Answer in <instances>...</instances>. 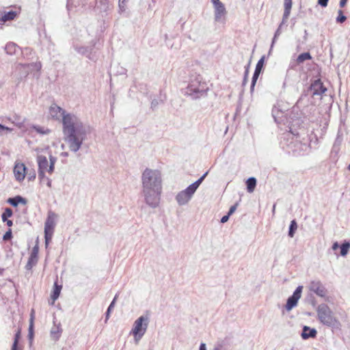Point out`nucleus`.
<instances>
[{"mask_svg": "<svg viewBox=\"0 0 350 350\" xmlns=\"http://www.w3.org/2000/svg\"><path fill=\"white\" fill-rule=\"evenodd\" d=\"M63 132L70 150L77 152L90 133V128L75 114L67 115L64 118Z\"/></svg>", "mask_w": 350, "mask_h": 350, "instance_id": "obj_1", "label": "nucleus"}, {"mask_svg": "<svg viewBox=\"0 0 350 350\" xmlns=\"http://www.w3.org/2000/svg\"><path fill=\"white\" fill-rule=\"evenodd\" d=\"M142 193L144 201L151 208L159 206L162 192V174L157 169L146 167L141 176Z\"/></svg>", "mask_w": 350, "mask_h": 350, "instance_id": "obj_2", "label": "nucleus"}, {"mask_svg": "<svg viewBox=\"0 0 350 350\" xmlns=\"http://www.w3.org/2000/svg\"><path fill=\"white\" fill-rule=\"evenodd\" d=\"M208 90L207 84L200 75L191 78L189 83L185 89V94L191 99H198L206 95Z\"/></svg>", "mask_w": 350, "mask_h": 350, "instance_id": "obj_3", "label": "nucleus"}, {"mask_svg": "<svg viewBox=\"0 0 350 350\" xmlns=\"http://www.w3.org/2000/svg\"><path fill=\"white\" fill-rule=\"evenodd\" d=\"M319 321L327 327H334L338 323V320L334 316L333 312L325 304H321L317 308Z\"/></svg>", "mask_w": 350, "mask_h": 350, "instance_id": "obj_4", "label": "nucleus"}, {"mask_svg": "<svg viewBox=\"0 0 350 350\" xmlns=\"http://www.w3.org/2000/svg\"><path fill=\"white\" fill-rule=\"evenodd\" d=\"M150 321L148 312L145 315L140 316L135 320L131 330L135 341L137 342L146 333Z\"/></svg>", "mask_w": 350, "mask_h": 350, "instance_id": "obj_5", "label": "nucleus"}, {"mask_svg": "<svg viewBox=\"0 0 350 350\" xmlns=\"http://www.w3.org/2000/svg\"><path fill=\"white\" fill-rule=\"evenodd\" d=\"M57 217V215L55 213L52 211L48 212L47 217L44 223V239L46 246L49 245L52 239L56 225L55 220Z\"/></svg>", "mask_w": 350, "mask_h": 350, "instance_id": "obj_6", "label": "nucleus"}, {"mask_svg": "<svg viewBox=\"0 0 350 350\" xmlns=\"http://www.w3.org/2000/svg\"><path fill=\"white\" fill-rule=\"evenodd\" d=\"M195 193L196 191L189 185L185 189L178 192L175 199L179 206H184L191 200Z\"/></svg>", "mask_w": 350, "mask_h": 350, "instance_id": "obj_7", "label": "nucleus"}, {"mask_svg": "<svg viewBox=\"0 0 350 350\" xmlns=\"http://www.w3.org/2000/svg\"><path fill=\"white\" fill-rule=\"evenodd\" d=\"M50 116L55 120H62V124L64 125V118L67 115H74V113H67L62 107H59L56 104H52L49 110Z\"/></svg>", "mask_w": 350, "mask_h": 350, "instance_id": "obj_8", "label": "nucleus"}, {"mask_svg": "<svg viewBox=\"0 0 350 350\" xmlns=\"http://www.w3.org/2000/svg\"><path fill=\"white\" fill-rule=\"evenodd\" d=\"M308 288L310 291L314 293L317 295L321 297H325L327 293L325 286L320 280L312 281L310 283Z\"/></svg>", "mask_w": 350, "mask_h": 350, "instance_id": "obj_9", "label": "nucleus"}, {"mask_svg": "<svg viewBox=\"0 0 350 350\" xmlns=\"http://www.w3.org/2000/svg\"><path fill=\"white\" fill-rule=\"evenodd\" d=\"M303 287L299 286L297 287L293 294L287 299L286 309L288 311L291 310L297 304L298 300L301 297Z\"/></svg>", "mask_w": 350, "mask_h": 350, "instance_id": "obj_10", "label": "nucleus"}, {"mask_svg": "<svg viewBox=\"0 0 350 350\" xmlns=\"http://www.w3.org/2000/svg\"><path fill=\"white\" fill-rule=\"evenodd\" d=\"M310 89L312 91L313 96H321L327 91V88L319 79L311 83Z\"/></svg>", "mask_w": 350, "mask_h": 350, "instance_id": "obj_11", "label": "nucleus"}, {"mask_svg": "<svg viewBox=\"0 0 350 350\" xmlns=\"http://www.w3.org/2000/svg\"><path fill=\"white\" fill-rule=\"evenodd\" d=\"M26 167L22 163H17L15 164L14 168V173L15 178L17 180L21 181L24 180L25 177Z\"/></svg>", "mask_w": 350, "mask_h": 350, "instance_id": "obj_12", "label": "nucleus"}, {"mask_svg": "<svg viewBox=\"0 0 350 350\" xmlns=\"http://www.w3.org/2000/svg\"><path fill=\"white\" fill-rule=\"evenodd\" d=\"M75 49L78 53L86 56L91 60H94L95 58V55L92 52V48L83 46H75Z\"/></svg>", "mask_w": 350, "mask_h": 350, "instance_id": "obj_13", "label": "nucleus"}, {"mask_svg": "<svg viewBox=\"0 0 350 350\" xmlns=\"http://www.w3.org/2000/svg\"><path fill=\"white\" fill-rule=\"evenodd\" d=\"M317 331L315 328H310L307 325H304L303 327L301 336L304 340H307L310 338H314L317 336Z\"/></svg>", "mask_w": 350, "mask_h": 350, "instance_id": "obj_14", "label": "nucleus"}, {"mask_svg": "<svg viewBox=\"0 0 350 350\" xmlns=\"http://www.w3.org/2000/svg\"><path fill=\"white\" fill-rule=\"evenodd\" d=\"M215 8V20L217 22L220 21L221 18L226 14L224 5L221 3L214 6Z\"/></svg>", "mask_w": 350, "mask_h": 350, "instance_id": "obj_15", "label": "nucleus"}, {"mask_svg": "<svg viewBox=\"0 0 350 350\" xmlns=\"http://www.w3.org/2000/svg\"><path fill=\"white\" fill-rule=\"evenodd\" d=\"M284 11L282 16V25L286 23L288 18L291 14V10L292 8V0H284Z\"/></svg>", "mask_w": 350, "mask_h": 350, "instance_id": "obj_16", "label": "nucleus"}, {"mask_svg": "<svg viewBox=\"0 0 350 350\" xmlns=\"http://www.w3.org/2000/svg\"><path fill=\"white\" fill-rule=\"evenodd\" d=\"M37 162L38 165V169L42 170H45L49 173V162L45 156L43 155H38L37 156Z\"/></svg>", "mask_w": 350, "mask_h": 350, "instance_id": "obj_17", "label": "nucleus"}, {"mask_svg": "<svg viewBox=\"0 0 350 350\" xmlns=\"http://www.w3.org/2000/svg\"><path fill=\"white\" fill-rule=\"evenodd\" d=\"M62 332V329L61 327L60 323H59L58 325H55L54 323V325L51 328V332H50L51 338L53 340H54L55 341L59 340V338L61 336Z\"/></svg>", "mask_w": 350, "mask_h": 350, "instance_id": "obj_18", "label": "nucleus"}, {"mask_svg": "<svg viewBox=\"0 0 350 350\" xmlns=\"http://www.w3.org/2000/svg\"><path fill=\"white\" fill-rule=\"evenodd\" d=\"M8 202L13 206H17L20 203L25 204L27 201L24 198L17 196L14 198H10L8 200Z\"/></svg>", "mask_w": 350, "mask_h": 350, "instance_id": "obj_19", "label": "nucleus"}, {"mask_svg": "<svg viewBox=\"0 0 350 350\" xmlns=\"http://www.w3.org/2000/svg\"><path fill=\"white\" fill-rule=\"evenodd\" d=\"M16 16V12L15 11H9L4 13L2 16H0V22L5 23L6 21H12L14 19Z\"/></svg>", "mask_w": 350, "mask_h": 350, "instance_id": "obj_20", "label": "nucleus"}, {"mask_svg": "<svg viewBox=\"0 0 350 350\" xmlns=\"http://www.w3.org/2000/svg\"><path fill=\"white\" fill-rule=\"evenodd\" d=\"M247 190L249 193H252L256 186V179L254 177L249 178L246 181Z\"/></svg>", "mask_w": 350, "mask_h": 350, "instance_id": "obj_21", "label": "nucleus"}, {"mask_svg": "<svg viewBox=\"0 0 350 350\" xmlns=\"http://www.w3.org/2000/svg\"><path fill=\"white\" fill-rule=\"evenodd\" d=\"M62 288V285H58L56 282L54 284L53 291L51 296L53 303L59 297Z\"/></svg>", "mask_w": 350, "mask_h": 350, "instance_id": "obj_22", "label": "nucleus"}, {"mask_svg": "<svg viewBox=\"0 0 350 350\" xmlns=\"http://www.w3.org/2000/svg\"><path fill=\"white\" fill-rule=\"evenodd\" d=\"M38 256L36 254H31L29 258L28 262L26 265V269L29 270L31 269L34 265H36L38 262Z\"/></svg>", "mask_w": 350, "mask_h": 350, "instance_id": "obj_23", "label": "nucleus"}, {"mask_svg": "<svg viewBox=\"0 0 350 350\" xmlns=\"http://www.w3.org/2000/svg\"><path fill=\"white\" fill-rule=\"evenodd\" d=\"M208 173V172H205L198 180L191 184L189 186L196 191L199 186L201 185L204 179L207 176Z\"/></svg>", "mask_w": 350, "mask_h": 350, "instance_id": "obj_24", "label": "nucleus"}, {"mask_svg": "<svg viewBox=\"0 0 350 350\" xmlns=\"http://www.w3.org/2000/svg\"><path fill=\"white\" fill-rule=\"evenodd\" d=\"M284 25H282V23L279 25V27L277 29V30L275 31V34H274V36L273 38V40H272V42H271V47H270V49H269V53L271 52V51L272 50L273 47V45L276 42V40L277 38L280 36V35L282 33V27Z\"/></svg>", "mask_w": 350, "mask_h": 350, "instance_id": "obj_25", "label": "nucleus"}, {"mask_svg": "<svg viewBox=\"0 0 350 350\" xmlns=\"http://www.w3.org/2000/svg\"><path fill=\"white\" fill-rule=\"evenodd\" d=\"M311 59H312V56L310 54V53L306 52V53H301L300 55H299L297 58V63L300 64V63H303L306 60H310Z\"/></svg>", "mask_w": 350, "mask_h": 350, "instance_id": "obj_26", "label": "nucleus"}, {"mask_svg": "<svg viewBox=\"0 0 350 350\" xmlns=\"http://www.w3.org/2000/svg\"><path fill=\"white\" fill-rule=\"evenodd\" d=\"M340 255L342 256H345L350 249V243L348 241L344 242L340 247Z\"/></svg>", "mask_w": 350, "mask_h": 350, "instance_id": "obj_27", "label": "nucleus"}, {"mask_svg": "<svg viewBox=\"0 0 350 350\" xmlns=\"http://www.w3.org/2000/svg\"><path fill=\"white\" fill-rule=\"evenodd\" d=\"M20 337H21V331L18 330L16 334H15V336H14V342L12 344V349L11 350H22L18 346V340L20 339Z\"/></svg>", "mask_w": 350, "mask_h": 350, "instance_id": "obj_28", "label": "nucleus"}, {"mask_svg": "<svg viewBox=\"0 0 350 350\" xmlns=\"http://www.w3.org/2000/svg\"><path fill=\"white\" fill-rule=\"evenodd\" d=\"M297 228V222L295 219H293L291 221V224L289 226L288 236L292 238L294 237V234H295V232Z\"/></svg>", "mask_w": 350, "mask_h": 350, "instance_id": "obj_29", "label": "nucleus"}, {"mask_svg": "<svg viewBox=\"0 0 350 350\" xmlns=\"http://www.w3.org/2000/svg\"><path fill=\"white\" fill-rule=\"evenodd\" d=\"M5 50L8 54H13L16 52V45L13 42H9L5 45Z\"/></svg>", "mask_w": 350, "mask_h": 350, "instance_id": "obj_30", "label": "nucleus"}, {"mask_svg": "<svg viewBox=\"0 0 350 350\" xmlns=\"http://www.w3.org/2000/svg\"><path fill=\"white\" fill-rule=\"evenodd\" d=\"M49 160H50V163H49V173L52 174L54 172L55 164L57 161V158L52 155H49Z\"/></svg>", "mask_w": 350, "mask_h": 350, "instance_id": "obj_31", "label": "nucleus"}, {"mask_svg": "<svg viewBox=\"0 0 350 350\" xmlns=\"http://www.w3.org/2000/svg\"><path fill=\"white\" fill-rule=\"evenodd\" d=\"M13 214V212L11 208H6L4 212L1 215V219L3 221H7L8 217H10Z\"/></svg>", "mask_w": 350, "mask_h": 350, "instance_id": "obj_32", "label": "nucleus"}, {"mask_svg": "<svg viewBox=\"0 0 350 350\" xmlns=\"http://www.w3.org/2000/svg\"><path fill=\"white\" fill-rule=\"evenodd\" d=\"M282 112L280 111L278 107H274L273 109H272V116L275 120V122H278L279 121V119L281 118V117L280 116V114H282Z\"/></svg>", "mask_w": 350, "mask_h": 350, "instance_id": "obj_33", "label": "nucleus"}, {"mask_svg": "<svg viewBox=\"0 0 350 350\" xmlns=\"http://www.w3.org/2000/svg\"><path fill=\"white\" fill-rule=\"evenodd\" d=\"M260 74V72L254 71V73L253 75L252 79L251 86H250V92L252 93L253 92V91L254 90V87H255L256 83L257 81V79H258Z\"/></svg>", "mask_w": 350, "mask_h": 350, "instance_id": "obj_34", "label": "nucleus"}, {"mask_svg": "<svg viewBox=\"0 0 350 350\" xmlns=\"http://www.w3.org/2000/svg\"><path fill=\"white\" fill-rule=\"evenodd\" d=\"M117 297H118V295H116L115 296V297L113 298V301H111V303L109 306V307L107 308V310L106 312V319H105V321H107V319L109 318L110 312H111V311L112 310V309L114 307L115 302H116V300Z\"/></svg>", "mask_w": 350, "mask_h": 350, "instance_id": "obj_35", "label": "nucleus"}, {"mask_svg": "<svg viewBox=\"0 0 350 350\" xmlns=\"http://www.w3.org/2000/svg\"><path fill=\"white\" fill-rule=\"evenodd\" d=\"M264 60H265V57L262 56L257 62L254 71H256L260 73L261 72L263 64H264Z\"/></svg>", "mask_w": 350, "mask_h": 350, "instance_id": "obj_36", "label": "nucleus"}, {"mask_svg": "<svg viewBox=\"0 0 350 350\" xmlns=\"http://www.w3.org/2000/svg\"><path fill=\"white\" fill-rule=\"evenodd\" d=\"M338 16L336 18V22L339 23H344L346 21L347 17L345 15H343L342 11L339 10L338 11Z\"/></svg>", "mask_w": 350, "mask_h": 350, "instance_id": "obj_37", "label": "nucleus"}, {"mask_svg": "<svg viewBox=\"0 0 350 350\" xmlns=\"http://www.w3.org/2000/svg\"><path fill=\"white\" fill-rule=\"evenodd\" d=\"M33 336H34L33 325H29V329H28V338L29 340L30 345H31V343H32Z\"/></svg>", "mask_w": 350, "mask_h": 350, "instance_id": "obj_38", "label": "nucleus"}, {"mask_svg": "<svg viewBox=\"0 0 350 350\" xmlns=\"http://www.w3.org/2000/svg\"><path fill=\"white\" fill-rule=\"evenodd\" d=\"M306 95H302L299 98V100H297V102L296 103V104L295 105V106L293 107V111H297V109H299L301 105H302V102H303V100L304 98V97H306Z\"/></svg>", "mask_w": 350, "mask_h": 350, "instance_id": "obj_39", "label": "nucleus"}, {"mask_svg": "<svg viewBox=\"0 0 350 350\" xmlns=\"http://www.w3.org/2000/svg\"><path fill=\"white\" fill-rule=\"evenodd\" d=\"M34 129L37 133H40V134L44 135V134H48L50 133L49 129H44V128L40 127V126H35Z\"/></svg>", "mask_w": 350, "mask_h": 350, "instance_id": "obj_40", "label": "nucleus"}, {"mask_svg": "<svg viewBox=\"0 0 350 350\" xmlns=\"http://www.w3.org/2000/svg\"><path fill=\"white\" fill-rule=\"evenodd\" d=\"M46 172V171H45V170H42L38 169V178L41 182H44V180L46 179V178H47V176H45Z\"/></svg>", "mask_w": 350, "mask_h": 350, "instance_id": "obj_41", "label": "nucleus"}, {"mask_svg": "<svg viewBox=\"0 0 350 350\" xmlns=\"http://www.w3.org/2000/svg\"><path fill=\"white\" fill-rule=\"evenodd\" d=\"M249 75V65L245 68L244 77L243 80V85H245L247 82V77Z\"/></svg>", "mask_w": 350, "mask_h": 350, "instance_id": "obj_42", "label": "nucleus"}, {"mask_svg": "<svg viewBox=\"0 0 350 350\" xmlns=\"http://www.w3.org/2000/svg\"><path fill=\"white\" fill-rule=\"evenodd\" d=\"M12 238V230L11 229H9L5 233V234L3 235V239L4 241H7V240H9Z\"/></svg>", "mask_w": 350, "mask_h": 350, "instance_id": "obj_43", "label": "nucleus"}, {"mask_svg": "<svg viewBox=\"0 0 350 350\" xmlns=\"http://www.w3.org/2000/svg\"><path fill=\"white\" fill-rule=\"evenodd\" d=\"M34 319H35V311L33 309H32L31 311V314H30L29 325H33Z\"/></svg>", "mask_w": 350, "mask_h": 350, "instance_id": "obj_44", "label": "nucleus"}, {"mask_svg": "<svg viewBox=\"0 0 350 350\" xmlns=\"http://www.w3.org/2000/svg\"><path fill=\"white\" fill-rule=\"evenodd\" d=\"M237 206H238V204L237 203L230 208L228 213V215L230 216L235 212V211L237 210Z\"/></svg>", "mask_w": 350, "mask_h": 350, "instance_id": "obj_45", "label": "nucleus"}, {"mask_svg": "<svg viewBox=\"0 0 350 350\" xmlns=\"http://www.w3.org/2000/svg\"><path fill=\"white\" fill-rule=\"evenodd\" d=\"M328 1L329 0H318V3L321 6L325 8V7H326L327 5Z\"/></svg>", "mask_w": 350, "mask_h": 350, "instance_id": "obj_46", "label": "nucleus"}, {"mask_svg": "<svg viewBox=\"0 0 350 350\" xmlns=\"http://www.w3.org/2000/svg\"><path fill=\"white\" fill-rule=\"evenodd\" d=\"M43 183H46V185L49 188H51L52 186V181L49 177L46 178V179L44 180V181Z\"/></svg>", "mask_w": 350, "mask_h": 350, "instance_id": "obj_47", "label": "nucleus"}, {"mask_svg": "<svg viewBox=\"0 0 350 350\" xmlns=\"http://www.w3.org/2000/svg\"><path fill=\"white\" fill-rule=\"evenodd\" d=\"M229 217H230V215H228V214H227L226 215L223 216L221 217V222L223 223V224L227 222L228 219H229Z\"/></svg>", "mask_w": 350, "mask_h": 350, "instance_id": "obj_48", "label": "nucleus"}, {"mask_svg": "<svg viewBox=\"0 0 350 350\" xmlns=\"http://www.w3.org/2000/svg\"><path fill=\"white\" fill-rule=\"evenodd\" d=\"M31 254H36V255L38 256V247L37 245H36L33 247Z\"/></svg>", "mask_w": 350, "mask_h": 350, "instance_id": "obj_49", "label": "nucleus"}, {"mask_svg": "<svg viewBox=\"0 0 350 350\" xmlns=\"http://www.w3.org/2000/svg\"><path fill=\"white\" fill-rule=\"evenodd\" d=\"M339 247H340V246L339 245L338 243L334 242L332 245V249L335 251V250H338L339 248Z\"/></svg>", "mask_w": 350, "mask_h": 350, "instance_id": "obj_50", "label": "nucleus"}, {"mask_svg": "<svg viewBox=\"0 0 350 350\" xmlns=\"http://www.w3.org/2000/svg\"><path fill=\"white\" fill-rule=\"evenodd\" d=\"M158 105V102L157 100H153L152 102H151V108L154 109Z\"/></svg>", "mask_w": 350, "mask_h": 350, "instance_id": "obj_51", "label": "nucleus"}, {"mask_svg": "<svg viewBox=\"0 0 350 350\" xmlns=\"http://www.w3.org/2000/svg\"><path fill=\"white\" fill-rule=\"evenodd\" d=\"M347 1L348 0H340L339 3L340 7L343 8L346 5Z\"/></svg>", "mask_w": 350, "mask_h": 350, "instance_id": "obj_52", "label": "nucleus"}, {"mask_svg": "<svg viewBox=\"0 0 350 350\" xmlns=\"http://www.w3.org/2000/svg\"><path fill=\"white\" fill-rule=\"evenodd\" d=\"M199 350H206V345L204 343H201Z\"/></svg>", "mask_w": 350, "mask_h": 350, "instance_id": "obj_53", "label": "nucleus"}, {"mask_svg": "<svg viewBox=\"0 0 350 350\" xmlns=\"http://www.w3.org/2000/svg\"><path fill=\"white\" fill-rule=\"evenodd\" d=\"M211 1H212V3H213L214 6L216 5L221 3V2H220L219 0H211Z\"/></svg>", "mask_w": 350, "mask_h": 350, "instance_id": "obj_54", "label": "nucleus"}, {"mask_svg": "<svg viewBox=\"0 0 350 350\" xmlns=\"http://www.w3.org/2000/svg\"><path fill=\"white\" fill-rule=\"evenodd\" d=\"M5 130H10V129L8 127H5V126L0 124V133H1L2 131H3Z\"/></svg>", "mask_w": 350, "mask_h": 350, "instance_id": "obj_55", "label": "nucleus"}, {"mask_svg": "<svg viewBox=\"0 0 350 350\" xmlns=\"http://www.w3.org/2000/svg\"><path fill=\"white\" fill-rule=\"evenodd\" d=\"M5 222H6L7 225L10 227L13 225V222L12 220L7 219V221H5Z\"/></svg>", "mask_w": 350, "mask_h": 350, "instance_id": "obj_56", "label": "nucleus"}, {"mask_svg": "<svg viewBox=\"0 0 350 350\" xmlns=\"http://www.w3.org/2000/svg\"><path fill=\"white\" fill-rule=\"evenodd\" d=\"M61 155L63 156V157H68V153L66 152H62Z\"/></svg>", "mask_w": 350, "mask_h": 350, "instance_id": "obj_57", "label": "nucleus"}, {"mask_svg": "<svg viewBox=\"0 0 350 350\" xmlns=\"http://www.w3.org/2000/svg\"><path fill=\"white\" fill-rule=\"evenodd\" d=\"M35 177H36V175H35V174H33V175H31V177H29V179L31 180V178H35Z\"/></svg>", "mask_w": 350, "mask_h": 350, "instance_id": "obj_58", "label": "nucleus"}, {"mask_svg": "<svg viewBox=\"0 0 350 350\" xmlns=\"http://www.w3.org/2000/svg\"><path fill=\"white\" fill-rule=\"evenodd\" d=\"M35 177H36V175H35V174H33V175H31V177H29V179L31 180V178H35Z\"/></svg>", "mask_w": 350, "mask_h": 350, "instance_id": "obj_59", "label": "nucleus"}, {"mask_svg": "<svg viewBox=\"0 0 350 350\" xmlns=\"http://www.w3.org/2000/svg\"><path fill=\"white\" fill-rule=\"evenodd\" d=\"M126 1V0H119V2L122 3H124Z\"/></svg>", "mask_w": 350, "mask_h": 350, "instance_id": "obj_60", "label": "nucleus"}, {"mask_svg": "<svg viewBox=\"0 0 350 350\" xmlns=\"http://www.w3.org/2000/svg\"><path fill=\"white\" fill-rule=\"evenodd\" d=\"M3 83L1 81H0V88L3 86Z\"/></svg>", "mask_w": 350, "mask_h": 350, "instance_id": "obj_61", "label": "nucleus"}, {"mask_svg": "<svg viewBox=\"0 0 350 350\" xmlns=\"http://www.w3.org/2000/svg\"><path fill=\"white\" fill-rule=\"evenodd\" d=\"M348 170H350V164L348 166Z\"/></svg>", "mask_w": 350, "mask_h": 350, "instance_id": "obj_62", "label": "nucleus"}]
</instances>
